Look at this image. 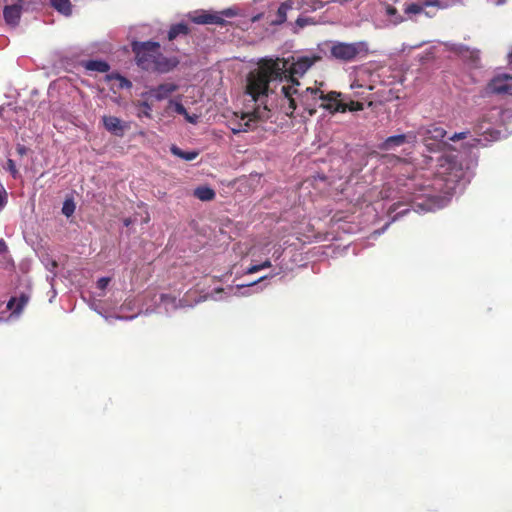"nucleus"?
I'll list each match as a JSON object with an SVG mask.
<instances>
[{"instance_id":"nucleus-39","label":"nucleus","mask_w":512,"mask_h":512,"mask_svg":"<svg viewBox=\"0 0 512 512\" xmlns=\"http://www.w3.org/2000/svg\"><path fill=\"white\" fill-rule=\"evenodd\" d=\"M141 106L144 108V111H143V115L146 116V117H151V106L148 102H142L141 103Z\"/></svg>"},{"instance_id":"nucleus-42","label":"nucleus","mask_w":512,"mask_h":512,"mask_svg":"<svg viewBox=\"0 0 512 512\" xmlns=\"http://www.w3.org/2000/svg\"><path fill=\"white\" fill-rule=\"evenodd\" d=\"M266 278H267V276L261 277V278L257 281V283H258V282H260V281H262V280H264V279H266ZM255 284H256V282H253V283L248 284V285H241V286H238V287H237V290H238V291H240V290H242V289L248 288V287L253 286V285H255Z\"/></svg>"},{"instance_id":"nucleus-30","label":"nucleus","mask_w":512,"mask_h":512,"mask_svg":"<svg viewBox=\"0 0 512 512\" xmlns=\"http://www.w3.org/2000/svg\"><path fill=\"white\" fill-rule=\"evenodd\" d=\"M110 78L111 79H115L118 82V87L120 89L130 88L131 85H132L129 80H127L126 78H124L123 76L118 75V74L114 75V76H111Z\"/></svg>"},{"instance_id":"nucleus-37","label":"nucleus","mask_w":512,"mask_h":512,"mask_svg":"<svg viewBox=\"0 0 512 512\" xmlns=\"http://www.w3.org/2000/svg\"><path fill=\"white\" fill-rule=\"evenodd\" d=\"M269 246V242L265 243V244H257L253 247V254H256L257 252H264L267 247Z\"/></svg>"},{"instance_id":"nucleus-19","label":"nucleus","mask_w":512,"mask_h":512,"mask_svg":"<svg viewBox=\"0 0 512 512\" xmlns=\"http://www.w3.org/2000/svg\"><path fill=\"white\" fill-rule=\"evenodd\" d=\"M4 18L8 24L16 25L20 19V8L16 5L6 6Z\"/></svg>"},{"instance_id":"nucleus-25","label":"nucleus","mask_w":512,"mask_h":512,"mask_svg":"<svg viewBox=\"0 0 512 512\" xmlns=\"http://www.w3.org/2000/svg\"><path fill=\"white\" fill-rule=\"evenodd\" d=\"M188 33V27L184 23H179L174 26H172L168 32V38L169 40L175 39L180 34H187Z\"/></svg>"},{"instance_id":"nucleus-12","label":"nucleus","mask_w":512,"mask_h":512,"mask_svg":"<svg viewBox=\"0 0 512 512\" xmlns=\"http://www.w3.org/2000/svg\"><path fill=\"white\" fill-rule=\"evenodd\" d=\"M371 75L370 70L367 67L361 66L357 68L354 73L351 75L352 81L350 83V88L352 90L355 89H368L372 90L373 87L367 81V78Z\"/></svg>"},{"instance_id":"nucleus-34","label":"nucleus","mask_w":512,"mask_h":512,"mask_svg":"<svg viewBox=\"0 0 512 512\" xmlns=\"http://www.w3.org/2000/svg\"><path fill=\"white\" fill-rule=\"evenodd\" d=\"M7 204V192L2 185H0V212Z\"/></svg>"},{"instance_id":"nucleus-16","label":"nucleus","mask_w":512,"mask_h":512,"mask_svg":"<svg viewBox=\"0 0 512 512\" xmlns=\"http://www.w3.org/2000/svg\"><path fill=\"white\" fill-rule=\"evenodd\" d=\"M102 121L105 129L116 136H122L128 127L124 122L115 116H103Z\"/></svg>"},{"instance_id":"nucleus-6","label":"nucleus","mask_w":512,"mask_h":512,"mask_svg":"<svg viewBox=\"0 0 512 512\" xmlns=\"http://www.w3.org/2000/svg\"><path fill=\"white\" fill-rule=\"evenodd\" d=\"M418 134L422 137L425 146L430 151L440 150L446 146L443 139L446 136V131L437 125H429L419 129Z\"/></svg>"},{"instance_id":"nucleus-35","label":"nucleus","mask_w":512,"mask_h":512,"mask_svg":"<svg viewBox=\"0 0 512 512\" xmlns=\"http://www.w3.org/2000/svg\"><path fill=\"white\" fill-rule=\"evenodd\" d=\"M109 283H110L109 277H102L97 281V288L99 290L103 291L108 286Z\"/></svg>"},{"instance_id":"nucleus-20","label":"nucleus","mask_w":512,"mask_h":512,"mask_svg":"<svg viewBox=\"0 0 512 512\" xmlns=\"http://www.w3.org/2000/svg\"><path fill=\"white\" fill-rule=\"evenodd\" d=\"M51 5L55 10L65 16H69L72 13L70 0H51Z\"/></svg>"},{"instance_id":"nucleus-4","label":"nucleus","mask_w":512,"mask_h":512,"mask_svg":"<svg viewBox=\"0 0 512 512\" xmlns=\"http://www.w3.org/2000/svg\"><path fill=\"white\" fill-rule=\"evenodd\" d=\"M502 125L505 131L512 132V103L503 110L491 109L475 126L474 132L479 138H472L467 144L471 147L485 146L489 142L500 139L501 132L495 125Z\"/></svg>"},{"instance_id":"nucleus-28","label":"nucleus","mask_w":512,"mask_h":512,"mask_svg":"<svg viewBox=\"0 0 512 512\" xmlns=\"http://www.w3.org/2000/svg\"><path fill=\"white\" fill-rule=\"evenodd\" d=\"M271 267V261L270 260H266L264 261L263 263L261 264H256V265H252L251 267H249L247 269V274H253V273H256L262 269H265V268H269Z\"/></svg>"},{"instance_id":"nucleus-23","label":"nucleus","mask_w":512,"mask_h":512,"mask_svg":"<svg viewBox=\"0 0 512 512\" xmlns=\"http://www.w3.org/2000/svg\"><path fill=\"white\" fill-rule=\"evenodd\" d=\"M170 150L173 155H175L181 159H184L186 161H192L198 156V152H196V151L185 152L175 145H173Z\"/></svg>"},{"instance_id":"nucleus-13","label":"nucleus","mask_w":512,"mask_h":512,"mask_svg":"<svg viewBox=\"0 0 512 512\" xmlns=\"http://www.w3.org/2000/svg\"><path fill=\"white\" fill-rule=\"evenodd\" d=\"M415 136L410 134H400L388 137L379 145V149L383 151H392L406 143H414Z\"/></svg>"},{"instance_id":"nucleus-17","label":"nucleus","mask_w":512,"mask_h":512,"mask_svg":"<svg viewBox=\"0 0 512 512\" xmlns=\"http://www.w3.org/2000/svg\"><path fill=\"white\" fill-rule=\"evenodd\" d=\"M28 301L29 297L26 294H21L20 297H12L7 303V309L11 311L9 319L17 318Z\"/></svg>"},{"instance_id":"nucleus-11","label":"nucleus","mask_w":512,"mask_h":512,"mask_svg":"<svg viewBox=\"0 0 512 512\" xmlns=\"http://www.w3.org/2000/svg\"><path fill=\"white\" fill-rule=\"evenodd\" d=\"M512 92V76L502 74L494 77L486 86V94H505Z\"/></svg>"},{"instance_id":"nucleus-46","label":"nucleus","mask_w":512,"mask_h":512,"mask_svg":"<svg viewBox=\"0 0 512 512\" xmlns=\"http://www.w3.org/2000/svg\"><path fill=\"white\" fill-rule=\"evenodd\" d=\"M132 223L131 219L127 218L124 220V225L129 226Z\"/></svg>"},{"instance_id":"nucleus-9","label":"nucleus","mask_w":512,"mask_h":512,"mask_svg":"<svg viewBox=\"0 0 512 512\" xmlns=\"http://www.w3.org/2000/svg\"><path fill=\"white\" fill-rule=\"evenodd\" d=\"M234 15V12L231 9H227L221 13H212L204 10L194 11L189 13V18L192 22L196 24H217L223 25L224 19L223 16L231 17Z\"/></svg>"},{"instance_id":"nucleus-41","label":"nucleus","mask_w":512,"mask_h":512,"mask_svg":"<svg viewBox=\"0 0 512 512\" xmlns=\"http://www.w3.org/2000/svg\"><path fill=\"white\" fill-rule=\"evenodd\" d=\"M16 151L20 156H23L27 153L28 149L24 145L18 144L16 146Z\"/></svg>"},{"instance_id":"nucleus-1","label":"nucleus","mask_w":512,"mask_h":512,"mask_svg":"<svg viewBox=\"0 0 512 512\" xmlns=\"http://www.w3.org/2000/svg\"><path fill=\"white\" fill-rule=\"evenodd\" d=\"M270 65L274 77L271 80L269 96L253 100L255 106L241 115L239 126L232 128L233 133L247 131L253 127L254 122L269 119L273 107H279L288 116L297 108H302L312 116L316 113L317 107L325 109L326 102H329L330 92L325 93L322 90L323 83L316 82L314 87L303 89L299 81L277 77L285 67L283 63L276 62Z\"/></svg>"},{"instance_id":"nucleus-21","label":"nucleus","mask_w":512,"mask_h":512,"mask_svg":"<svg viewBox=\"0 0 512 512\" xmlns=\"http://www.w3.org/2000/svg\"><path fill=\"white\" fill-rule=\"evenodd\" d=\"M460 3L461 0H426V7H434L436 10L447 9Z\"/></svg>"},{"instance_id":"nucleus-2","label":"nucleus","mask_w":512,"mask_h":512,"mask_svg":"<svg viewBox=\"0 0 512 512\" xmlns=\"http://www.w3.org/2000/svg\"><path fill=\"white\" fill-rule=\"evenodd\" d=\"M322 58L319 54L303 55L293 58L290 65L288 60L285 59H266L260 63L257 69L251 71L247 79V93L251 96L252 100H257L259 97L269 96L271 80L274 77L272 73L271 63L281 62L285 65L279 78H291L293 81H298V77H302L316 62Z\"/></svg>"},{"instance_id":"nucleus-26","label":"nucleus","mask_w":512,"mask_h":512,"mask_svg":"<svg viewBox=\"0 0 512 512\" xmlns=\"http://www.w3.org/2000/svg\"><path fill=\"white\" fill-rule=\"evenodd\" d=\"M315 24V22L313 21L312 18L310 17H299L296 22H295V25H294V32L297 33L299 32L301 29H303L304 27L308 26V25H313Z\"/></svg>"},{"instance_id":"nucleus-33","label":"nucleus","mask_w":512,"mask_h":512,"mask_svg":"<svg viewBox=\"0 0 512 512\" xmlns=\"http://www.w3.org/2000/svg\"><path fill=\"white\" fill-rule=\"evenodd\" d=\"M160 300L165 305V309L168 310V306L171 305L173 308H176L175 299L171 298L167 295H161Z\"/></svg>"},{"instance_id":"nucleus-51","label":"nucleus","mask_w":512,"mask_h":512,"mask_svg":"<svg viewBox=\"0 0 512 512\" xmlns=\"http://www.w3.org/2000/svg\"><path fill=\"white\" fill-rule=\"evenodd\" d=\"M51 265H52V267L54 268V267H56V265H57V264H56V262H55V261H53Z\"/></svg>"},{"instance_id":"nucleus-31","label":"nucleus","mask_w":512,"mask_h":512,"mask_svg":"<svg viewBox=\"0 0 512 512\" xmlns=\"http://www.w3.org/2000/svg\"><path fill=\"white\" fill-rule=\"evenodd\" d=\"M94 310H96L99 314H101L107 321H109L111 318H114V319H118V320H132L134 319L137 314H134V315H131V316H123V315H103L100 311L97 310L96 307H94V305L91 306Z\"/></svg>"},{"instance_id":"nucleus-7","label":"nucleus","mask_w":512,"mask_h":512,"mask_svg":"<svg viewBox=\"0 0 512 512\" xmlns=\"http://www.w3.org/2000/svg\"><path fill=\"white\" fill-rule=\"evenodd\" d=\"M342 97V94L340 92L336 91H330V98L325 104V109L329 111L330 113H336V112H346V111H361L364 108L363 103L358 101H349L346 102V98Z\"/></svg>"},{"instance_id":"nucleus-45","label":"nucleus","mask_w":512,"mask_h":512,"mask_svg":"<svg viewBox=\"0 0 512 512\" xmlns=\"http://www.w3.org/2000/svg\"><path fill=\"white\" fill-rule=\"evenodd\" d=\"M488 2H490L494 5H501L505 2V0H488Z\"/></svg>"},{"instance_id":"nucleus-50","label":"nucleus","mask_w":512,"mask_h":512,"mask_svg":"<svg viewBox=\"0 0 512 512\" xmlns=\"http://www.w3.org/2000/svg\"><path fill=\"white\" fill-rule=\"evenodd\" d=\"M104 295H105L104 292H100L97 294L98 297H103Z\"/></svg>"},{"instance_id":"nucleus-29","label":"nucleus","mask_w":512,"mask_h":512,"mask_svg":"<svg viewBox=\"0 0 512 512\" xmlns=\"http://www.w3.org/2000/svg\"><path fill=\"white\" fill-rule=\"evenodd\" d=\"M75 211V204L71 200H66L62 207V213L69 217L71 216Z\"/></svg>"},{"instance_id":"nucleus-49","label":"nucleus","mask_w":512,"mask_h":512,"mask_svg":"<svg viewBox=\"0 0 512 512\" xmlns=\"http://www.w3.org/2000/svg\"><path fill=\"white\" fill-rule=\"evenodd\" d=\"M274 254H276V258H280V255H281V253H280V252L275 251V253H274Z\"/></svg>"},{"instance_id":"nucleus-10","label":"nucleus","mask_w":512,"mask_h":512,"mask_svg":"<svg viewBox=\"0 0 512 512\" xmlns=\"http://www.w3.org/2000/svg\"><path fill=\"white\" fill-rule=\"evenodd\" d=\"M132 50L136 55V62L142 68L141 56L147 60H156L160 50V44L157 42H133Z\"/></svg>"},{"instance_id":"nucleus-3","label":"nucleus","mask_w":512,"mask_h":512,"mask_svg":"<svg viewBox=\"0 0 512 512\" xmlns=\"http://www.w3.org/2000/svg\"><path fill=\"white\" fill-rule=\"evenodd\" d=\"M470 168V163L463 160L459 153L446 152L438 159L435 179L425 186V189L432 191L425 192L423 196L433 199L436 197L433 192H440L445 194L446 198L462 190L470 182Z\"/></svg>"},{"instance_id":"nucleus-22","label":"nucleus","mask_w":512,"mask_h":512,"mask_svg":"<svg viewBox=\"0 0 512 512\" xmlns=\"http://www.w3.org/2000/svg\"><path fill=\"white\" fill-rule=\"evenodd\" d=\"M85 67L87 70L97 71V72H101V73L107 72L110 68L109 65L105 61H101V60L88 61L85 64Z\"/></svg>"},{"instance_id":"nucleus-47","label":"nucleus","mask_w":512,"mask_h":512,"mask_svg":"<svg viewBox=\"0 0 512 512\" xmlns=\"http://www.w3.org/2000/svg\"><path fill=\"white\" fill-rule=\"evenodd\" d=\"M445 205H446V201H442V203H441V204H438V205H437V207H438V208H440V207H443V206H445Z\"/></svg>"},{"instance_id":"nucleus-36","label":"nucleus","mask_w":512,"mask_h":512,"mask_svg":"<svg viewBox=\"0 0 512 512\" xmlns=\"http://www.w3.org/2000/svg\"><path fill=\"white\" fill-rule=\"evenodd\" d=\"M183 116L191 124H196L198 122V119H199V116L197 114H192L191 115L187 111H186V114H184Z\"/></svg>"},{"instance_id":"nucleus-27","label":"nucleus","mask_w":512,"mask_h":512,"mask_svg":"<svg viewBox=\"0 0 512 512\" xmlns=\"http://www.w3.org/2000/svg\"><path fill=\"white\" fill-rule=\"evenodd\" d=\"M5 169L11 174V176L14 179H17L20 177V173L15 165V162L12 159H10V158L7 159Z\"/></svg>"},{"instance_id":"nucleus-15","label":"nucleus","mask_w":512,"mask_h":512,"mask_svg":"<svg viewBox=\"0 0 512 512\" xmlns=\"http://www.w3.org/2000/svg\"><path fill=\"white\" fill-rule=\"evenodd\" d=\"M300 6V0H286L279 6L276 17L271 21V23L273 25H280L284 23L287 19V13L294 8H300Z\"/></svg>"},{"instance_id":"nucleus-24","label":"nucleus","mask_w":512,"mask_h":512,"mask_svg":"<svg viewBox=\"0 0 512 512\" xmlns=\"http://www.w3.org/2000/svg\"><path fill=\"white\" fill-rule=\"evenodd\" d=\"M195 196L202 201H209L215 197V192L209 187H199L194 192Z\"/></svg>"},{"instance_id":"nucleus-18","label":"nucleus","mask_w":512,"mask_h":512,"mask_svg":"<svg viewBox=\"0 0 512 512\" xmlns=\"http://www.w3.org/2000/svg\"><path fill=\"white\" fill-rule=\"evenodd\" d=\"M432 7H426V1L422 4L411 3L406 6L405 13L412 17L413 15L424 14L427 17H433L435 15V11H431Z\"/></svg>"},{"instance_id":"nucleus-48","label":"nucleus","mask_w":512,"mask_h":512,"mask_svg":"<svg viewBox=\"0 0 512 512\" xmlns=\"http://www.w3.org/2000/svg\"><path fill=\"white\" fill-rule=\"evenodd\" d=\"M509 62L512 64V52L508 55Z\"/></svg>"},{"instance_id":"nucleus-40","label":"nucleus","mask_w":512,"mask_h":512,"mask_svg":"<svg viewBox=\"0 0 512 512\" xmlns=\"http://www.w3.org/2000/svg\"><path fill=\"white\" fill-rule=\"evenodd\" d=\"M467 132H460V133H455L453 134L449 139L451 141H456V140H461V139H465L467 137Z\"/></svg>"},{"instance_id":"nucleus-5","label":"nucleus","mask_w":512,"mask_h":512,"mask_svg":"<svg viewBox=\"0 0 512 512\" xmlns=\"http://www.w3.org/2000/svg\"><path fill=\"white\" fill-rule=\"evenodd\" d=\"M321 52H330V56L342 62H352L367 57L370 53L369 44L366 41L341 42L325 41L318 45Z\"/></svg>"},{"instance_id":"nucleus-32","label":"nucleus","mask_w":512,"mask_h":512,"mask_svg":"<svg viewBox=\"0 0 512 512\" xmlns=\"http://www.w3.org/2000/svg\"><path fill=\"white\" fill-rule=\"evenodd\" d=\"M169 107L170 108H173L174 111L180 115H184L186 114V109L185 107L178 101H175V100H170L169 101Z\"/></svg>"},{"instance_id":"nucleus-43","label":"nucleus","mask_w":512,"mask_h":512,"mask_svg":"<svg viewBox=\"0 0 512 512\" xmlns=\"http://www.w3.org/2000/svg\"><path fill=\"white\" fill-rule=\"evenodd\" d=\"M7 252V245L3 239H0V254Z\"/></svg>"},{"instance_id":"nucleus-38","label":"nucleus","mask_w":512,"mask_h":512,"mask_svg":"<svg viewBox=\"0 0 512 512\" xmlns=\"http://www.w3.org/2000/svg\"><path fill=\"white\" fill-rule=\"evenodd\" d=\"M134 306L135 304L133 300H126L124 304L120 307V311L132 310Z\"/></svg>"},{"instance_id":"nucleus-44","label":"nucleus","mask_w":512,"mask_h":512,"mask_svg":"<svg viewBox=\"0 0 512 512\" xmlns=\"http://www.w3.org/2000/svg\"><path fill=\"white\" fill-rule=\"evenodd\" d=\"M386 12L390 16H393L397 13L396 9L391 6L387 7Z\"/></svg>"},{"instance_id":"nucleus-8","label":"nucleus","mask_w":512,"mask_h":512,"mask_svg":"<svg viewBox=\"0 0 512 512\" xmlns=\"http://www.w3.org/2000/svg\"><path fill=\"white\" fill-rule=\"evenodd\" d=\"M142 69L148 71H157L160 73H166L175 68L179 61L176 57H166L159 51L156 60H147L141 56Z\"/></svg>"},{"instance_id":"nucleus-14","label":"nucleus","mask_w":512,"mask_h":512,"mask_svg":"<svg viewBox=\"0 0 512 512\" xmlns=\"http://www.w3.org/2000/svg\"><path fill=\"white\" fill-rule=\"evenodd\" d=\"M178 86L174 83H163L157 87L151 88L145 95L154 98L158 101L166 99L173 92L177 90Z\"/></svg>"}]
</instances>
